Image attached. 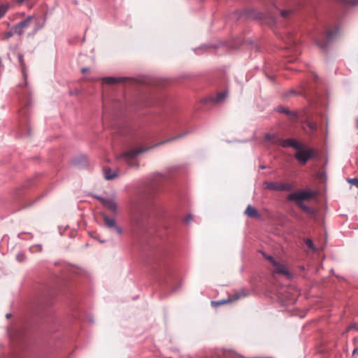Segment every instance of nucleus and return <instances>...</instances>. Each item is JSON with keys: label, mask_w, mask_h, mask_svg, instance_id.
I'll return each instance as SVG.
<instances>
[{"label": "nucleus", "mask_w": 358, "mask_h": 358, "mask_svg": "<svg viewBox=\"0 0 358 358\" xmlns=\"http://www.w3.org/2000/svg\"><path fill=\"white\" fill-rule=\"evenodd\" d=\"M184 136V134L173 136L172 138H167L163 141H161L155 145H153L150 148H138L135 150H130L125 152H123L120 156V158L122 159L125 162H127L130 166H134L136 165L135 163L132 162V160L140 153H142L150 148H155L161 145H163L166 143H169L171 141H173L174 140L182 138Z\"/></svg>", "instance_id": "nucleus-1"}, {"label": "nucleus", "mask_w": 358, "mask_h": 358, "mask_svg": "<svg viewBox=\"0 0 358 358\" xmlns=\"http://www.w3.org/2000/svg\"><path fill=\"white\" fill-rule=\"evenodd\" d=\"M317 152L314 149L306 148L303 144L300 145V148L296 149L294 155L295 159L301 164H306L307 162L316 155Z\"/></svg>", "instance_id": "nucleus-2"}, {"label": "nucleus", "mask_w": 358, "mask_h": 358, "mask_svg": "<svg viewBox=\"0 0 358 358\" xmlns=\"http://www.w3.org/2000/svg\"><path fill=\"white\" fill-rule=\"evenodd\" d=\"M313 196V194L307 191H300L294 193H292L288 195V200L295 201L297 205L302 203L304 200L310 199Z\"/></svg>", "instance_id": "nucleus-3"}, {"label": "nucleus", "mask_w": 358, "mask_h": 358, "mask_svg": "<svg viewBox=\"0 0 358 358\" xmlns=\"http://www.w3.org/2000/svg\"><path fill=\"white\" fill-rule=\"evenodd\" d=\"M338 29L327 30L325 39H316V43L320 49L325 50L329 42L331 41L337 34Z\"/></svg>", "instance_id": "nucleus-4"}, {"label": "nucleus", "mask_w": 358, "mask_h": 358, "mask_svg": "<svg viewBox=\"0 0 358 358\" xmlns=\"http://www.w3.org/2000/svg\"><path fill=\"white\" fill-rule=\"evenodd\" d=\"M34 19V16H29L24 20L16 24L13 27V30L15 34L20 36L22 35L25 30L29 27L31 22Z\"/></svg>", "instance_id": "nucleus-5"}, {"label": "nucleus", "mask_w": 358, "mask_h": 358, "mask_svg": "<svg viewBox=\"0 0 358 358\" xmlns=\"http://www.w3.org/2000/svg\"><path fill=\"white\" fill-rule=\"evenodd\" d=\"M101 216H102V218H103V221L104 225L107 228H108L110 229H115L116 233L117 234H119V235L122 234V230L121 227H119L116 224V222H115V219L110 218L106 214H102Z\"/></svg>", "instance_id": "nucleus-6"}, {"label": "nucleus", "mask_w": 358, "mask_h": 358, "mask_svg": "<svg viewBox=\"0 0 358 358\" xmlns=\"http://www.w3.org/2000/svg\"><path fill=\"white\" fill-rule=\"evenodd\" d=\"M272 266H273L272 271L274 273H278V274L285 275L287 278H289L291 277V275L289 273V271H287L286 266L281 262L275 261V262H273Z\"/></svg>", "instance_id": "nucleus-7"}, {"label": "nucleus", "mask_w": 358, "mask_h": 358, "mask_svg": "<svg viewBox=\"0 0 358 358\" xmlns=\"http://www.w3.org/2000/svg\"><path fill=\"white\" fill-rule=\"evenodd\" d=\"M264 185L266 189L276 191L287 190L289 189L290 187V185L289 184H282L275 182H265Z\"/></svg>", "instance_id": "nucleus-8"}, {"label": "nucleus", "mask_w": 358, "mask_h": 358, "mask_svg": "<svg viewBox=\"0 0 358 358\" xmlns=\"http://www.w3.org/2000/svg\"><path fill=\"white\" fill-rule=\"evenodd\" d=\"M246 296V294L244 292V291H241V293L235 294L234 295H233L231 297H229L226 300H220V301H211V304L213 306H220V305L228 303L229 302L234 301L240 299L241 296Z\"/></svg>", "instance_id": "nucleus-9"}, {"label": "nucleus", "mask_w": 358, "mask_h": 358, "mask_svg": "<svg viewBox=\"0 0 358 358\" xmlns=\"http://www.w3.org/2000/svg\"><path fill=\"white\" fill-rule=\"evenodd\" d=\"M102 205L111 212L117 213V204L115 201L112 199H103L101 197L97 198Z\"/></svg>", "instance_id": "nucleus-10"}, {"label": "nucleus", "mask_w": 358, "mask_h": 358, "mask_svg": "<svg viewBox=\"0 0 358 358\" xmlns=\"http://www.w3.org/2000/svg\"><path fill=\"white\" fill-rule=\"evenodd\" d=\"M280 143L283 148L291 147V148H294L295 150L299 149L300 145L301 144L299 142H298L297 141H296L295 139H292V138L280 140Z\"/></svg>", "instance_id": "nucleus-11"}, {"label": "nucleus", "mask_w": 358, "mask_h": 358, "mask_svg": "<svg viewBox=\"0 0 358 358\" xmlns=\"http://www.w3.org/2000/svg\"><path fill=\"white\" fill-rule=\"evenodd\" d=\"M245 214L251 218H259L260 215L257 210L252 206L251 205H248L245 210Z\"/></svg>", "instance_id": "nucleus-12"}, {"label": "nucleus", "mask_w": 358, "mask_h": 358, "mask_svg": "<svg viewBox=\"0 0 358 358\" xmlns=\"http://www.w3.org/2000/svg\"><path fill=\"white\" fill-rule=\"evenodd\" d=\"M103 173L106 180H113L117 176V173L116 171H111L110 169L104 168Z\"/></svg>", "instance_id": "nucleus-13"}, {"label": "nucleus", "mask_w": 358, "mask_h": 358, "mask_svg": "<svg viewBox=\"0 0 358 358\" xmlns=\"http://www.w3.org/2000/svg\"><path fill=\"white\" fill-rule=\"evenodd\" d=\"M10 5L8 3L0 5V19L2 18L10 9Z\"/></svg>", "instance_id": "nucleus-14"}, {"label": "nucleus", "mask_w": 358, "mask_h": 358, "mask_svg": "<svg viewBox=\"0 0 358 358\" xmlns=\"http://www.w3.org/2000/svg\"><path fill=\"white\" fill-rule=\"evenodd\" d=\"M103 83L109 85H113L119 82L117 78L113 77H106L103 78Z\"/></svg>", "instance_id": "nucleus-15"}, {"label": "nucleus", "mask_w": 358, "mask_h": 358, "mask_svg": "<svg viewBox=\"0 0 358 358\" xmlns=\"http://www.w3.org/2000/svg\"><path fill=\"white\" fill-rule=\"evenodd\" d=\"M304 212L308 213L309 215H313L314 213V211L312 208H310V207L307 206L306 205L303 204V203H300L299 205H298Z\"/></svg>", "instance_id": "nucleus-16"}, {"label": "nucleus", "mask_w": 358, "mask_h": 358, "mask_svg": "<svg viewBox=\"0 0 358 358\" xmlns=\"http://www.w3.org/2000/svg\"><path fill=\"white\" fill-rule=\"evenodd\" d=\"M227 92H220L217 94L215 101L220 102V101H222L223 99H224L227 97Z\"/></svg>", "instance_id": "nucleus-17"}, {"label": "nucleus", "mask_w": 358, "mask_h": 358, "mask_svg": "<svg viewBox=\"0 0 358 358\" xmlns=\"http://www.w3.org/2000/svg\"><path fill=\"white\" fill-rule=\"evenodd\" d=\"M265 139H266V141H269L271 143H278V140L276 139V138L274 135H271V134H267L265 135Z\"/></svg>", "instance_id": "nucleus-18"}, {"label": "nucleus", "mask_w": 358, "mask_h": 358, "mask_svg": "<svg viewBox=\"0 0 358 358\" xmlns=\"http://www.w3.org/2000/svg\"><path fill=\"white\" fill-rule=\"evenodd\" d=\"M17 59H18V61H19V63L22 69V70L24 69V66H25V64H24V59H23V55L20 53H18L17 54Z\"/></svg>", "instance_id": "nucleus-19"}, {"label": "nucleus", "mask_w": 358, "mask_h": 358, "mask_svg": "<svg viewBox=\"0 0 358 358\" xmlns=\"http://www.w3.org/2000/svg\"><path fill=\"white\" fill-rule=\"evenodd\" d=\"M348 182L352 185L358 187V178H348Z\"/></svg>", "instance_id": "nucleus-20"}, {"label": "nucleus", "mask_w": 358, "mask_h": 358, "mask_svg": "<svg viewBox=\"0 0 358 358\" xmlns=\"http://www.w3.org/2000/svg\"><path fill=\"white\" fill-rule=\"evenodd\" d=\"M264 257L267 259L271 264H273L276 260L271 255H267L265 253H263Z\"/></svg>", "instance_id": "nucleus-21"}, {"label": "nucleus", "mask_w": 358, "mask_h": 358, "mask_svg": "<svg viewBox=\"0 0 358 358\" xmlns=\"http://www.w3.org/2000/svg\"><path fill=\"white\" fill-rule=\"evenodd\" d=\"M307 125L309 127V129L312 131H315L317 129V124L315 122H308Z\"/></svg>", "instance_id": "nucleus-22"}, {"label": "nucleus", "mask_w": 358, "mask_h": 358, "mask_svg": "<svg viewBox=\"0 0 358 358\" xmlns=\"http://www.w3.org/2000/svg\"><path fill=\"white\" fill-rule=\"evenodd\" d=\"M292 13V10H281L280 11V13H281V15L283 17H288L290 15V13Z\"/></svg>", "instance_id": "nucleus-23"}, {"label": "nucleus", "mask_w": 358, "mask_h": 358, "mask_svg": "<svg viewBox=\"0 0 358 358\" xmlns=\"http://www.w3.org/2000/svg\"><path fill=\"white\" fill-rule=\"evenodd\" d=\"M305 243H306V246L308 247L310 249L314 248V244L310 239H306L305 241Z\"/></svg>", "instance_id": "nucleus-24"}, {"label": "nucleus", "mask_w": 358, "mask_h": 358, "mask_svg": "<svg viewBox=\"0 0 358 358\" xmlns=\"http://www.w3.org/2000/svg\"><path fill=\"white\" fill-rule=\"evenodd\" d=\"M14 31L12 29V31H8L6 32L5 34H4V39L5 40H8V38H10L11 36H13V35L14 34Z\"/></svg>", "instance_id": "nucleus-25"}, {"label": "nucleus", "mask_w": 358, "mask_h": 358, "mask_svg": "<svg viewBox=\"0 0 358 358\" xmlns=\"http://www.w3.org/2000/svg\"><path fill=\"white\" fill-rule=\"evenodd\" d=\"M16 259H17V260L18 262H22L24 261V259H25V256H24V254H22V253H20V254H18V255L16 256Z\"/></svg>", "instance_id": "nucleus-26"}, {"label": "nucleus", "mask_w": 358, "mask_h": 358, "mask_svg": "<svg viewBox=\"0 0 358 358\" xmlns=\"http://www.w3.org/2000/svg\"><path fill=\"white\" fill-rule=\"evenodd\" d=\"M278 111L280 112V113H286V114H289V111L288 109L284 108H282V107L278 108Z\"/></svg>", "instance_id": "nucleus-27"}, {"label": "nucleus", "mask_w": 358, "mask_h": 358, "mask_svg": "<svg viewBox=\"0 0 358 358\" xmlns=\"http://www.w3.org/2000/svg\"><path fill=\"white\" fill-rule=\"evenodd\" d=\"M292 43H294V41H293L292 37L288 36L287 40L286 41V43H287L288 45H291Z\"/></svg>", "instance_id": "nucleus-28"}, {"label": "nucleus", "mask_w": 358, "mask_h": 358, "mask_svg": "<svg viewBox=\"0 0 358 358\" xmlns=\"http://www.w3.org/2000/svg\"><path fill=\"white\" fill-rule=\"evenodd\" d=\"M192 220V216L190 215H187L185 218V222L188 223L190 222V220Z\"/></svg>", "instance_id": "nucleus-29"}, {"label": "nucleus", "mask_w": 358, "mask_h": 358, "mask_svg": "<svg viewBox=\"0 0 358 358\" xmlns=\"http://www.w3.org/2000/svg\"><path fill=\"white\" fill-rule=\"evenodd\" d=\"M88 71V69H86V68H84V69H82V72H83V73H85V72H86V71Z\"/></svg>", "instance_id": "nucleus-30"}, {"label": "nucleus", "mask_w": 358, "mask_h": 358, "mask_svg": "<svg viewBox=\"0 0 358 358\" xmlns=\"http://www.w3.org/2000/svg\"><path fill=\"white\" fill-rule=\"evenodd\" d=\"M10 317V314H7V315H6V317H7V318H9Z\"/></svg>", "instance_id": "nucleus-31"}, {"label": "nucleus", "mask_w": 358, "mask_h": 358, "mask_svg": "<svg viewBox=\"0 0 358 358\" xmlns=\"http://www.w3.org/2000/svg\"><path fill=\"white\" fill-rule=\"evenodd\" d=\"M352 329V327H349V328H348V330L349 331V330H350V329Z\"/></svg>", "instance_id": "nucleus-32"}, {"label": "nucleus", "mask_w": 358, "mask_h": 358, "mask_svg": "<svg viewBox=\"0 0 358 358\" xmlns=\"http://www.w3.org/2000/svg\"><path fill=\"white\" fill-rule=\"evenodd\" d=\"M357 351V349H355V350H354L353 353L355 354Z\"/></svg>", "instance_id": "nucleus-33"}, {"label": "nucleus", "mask_w": 358, "mask_h": 358, "mask_svg": "<svg viewBox=\"0 0 358 358\" xmlns=\"http://www.w3.org/2000/svg\"><path fill=\"white\" fill-rule=\"evenodd\" d=\"M167 358H171V357H167Z\"/></svg>", "instance_id": "nucleus-34"}]
</instances>
